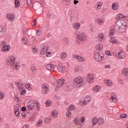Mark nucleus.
I'll return each mask as SVG.
<instances>
[{"label":"nucleus","instance_id":"nucleus-25","mask_svg":"<svg viewBox=\"0 0 128 128\" xmlns=\"http://www.w3.org/2000/svg\"><path fill=\"white\" fill-rule=\"evenodd\" d=\"M112 8L114 10H118V4L114 3L112 4Z\"/></svg>","mask_w":128,"mask_h":128},{"label":"nucleus","instance_id":"nucleus-6","mask_svg":"<svg viewBox=\"0 0 128 128\" xmlns=\"http://www.w3.org/2000/svg\"><path fill=\"white\" fill-rule=\"evenodd\" d=\"M27 108L30 110H34L36 108L34 106V101L32 100H30L27 104Z\"/></svg>","mask_w":128,"mask_h":128},{"label":"nucleus","instance_id":"nucleus-50","mask_svg":"<svg viewBox=\"0 0 128 128\" xmlns=\"http://www.w3.org/2000/svg\"><path fill=\"white\" fill-rule=\"evenodd\" d=\"M84 120H86V118H84V116H82L80 118V122L82 124H84Z\"/></svg>","mask_w":128,"mask_h":128},{"label":"nucleus","instance_id":"nucleus-45","mask_svg":"<svg viewBox=\"0 0 128 128\" xmlns=\"http://www.w3.org/2000/svg\"><path fill=\"white\" fill-rule=\"evenodd\" d=\"M64 2L66 6H70V0H64Z\"/></svg>","mask_w":128,"mask_h":128},{"label":"nucleus","instance_id":"nucleus-59","mask_svg":"<svg viewBox=\"0 0 128 128\" xmlns=\"http://www.w3.org/2000/svg\"><path fill=\"white\" fill-rule=\"evenodd\" d=\"M6 42L2 41V42H1V46H6Z\"/></svg>","mask_w":128,"mask_h":128},{"label":"nucleus","instance_id":"nucleus-33","mask_svg":"<svg viewBox=\"0 0 128 128\" xmlns=\"http://www.w3.org/2000/svg\"><path fill=\"white\" fill-rule=\"evenodd\" d=\"M92 124L93 126H96L98 124V118L96 117H94L92 120Z\"/></svg>","mask_w":128,"mask_h":128},{"label":"nucleus","instance_id":"nucleus-5","mask_svg":"<svg viewBox=\"0 0 128 128\" xmlns=\"http://www.w3.org/2000/svg\"><path fill=\"white\" fill-rule=\"evenodd\" d=\"M128 24L124 22V21H118L115 22L116 30L120 28H126Z\"/></svg>","mask_w":128,"mask_h":128},{"label":"nucleus","instance_id":"nucleus-61","mask_svg":"<svg viewBox=\"0 0 128 128\" xmlns=\"http://www.w3.org/2000/svg\"><path fill=\"white\" fill-rule=\"evenodd\" d=\"M22 128H30V126L28 124H25L23 126Z\"/></svg>","mask_w":128,"mask_h":128},{"label":"nucleus","instance_id":"nucleus-4","mask_svg":"<svg viewBox=\"0 0 128 128\" xmlns=\"http://www.w3.org/2000/svg\"><path fill=\"white\" fill-rule=\"evenodd\" d=\"M73 84L76 88H80L84 84V80L80 76L76 77L73 79Z\"/></svg>","mask_w":128,"mask_h":128},{"label":"nucleus","instance_id":"nucleus-51","mask_svg":"<svg viewBox=\"0 0 128 128\" xmlns=\"http://www.w3.org/2000/svg\"><path fill=\"white\" fill-rule=\"evenodd\" d=\"M14 98L15 99L16 102H19L20 101V98H18V95H14Z\"/></svg>","mask_w":128,"mask_h":128},{"label":"nucleus","instance_id":"nucleus-46","mask_svg":"<svg viewBox=\"0 0 128 128\" xmlns=\"http://www.w3.org/2000/svg\"><path fill=\"white\" fill-rule=\"evenodd\" d=\"M94 92H98L100 90V87L98 86H96L93 88Z\"/></svg>","mask_w":128,"mask_h":128},{"label":"nucleus","instance_id":"nucleus-53","mask_svg":"<svg viewBox=\"0 0 128 128\" xmlns=\"http://www.w3.org/2000/svg\"><path fill=\"white\" fill-rule=\"evenodd\" d=\"M16 84L19 88H20L22 86V84H20L18 82H16Z\"/></svg>","mask_w":128,"mask_h":128},{"label":"nucleus","instance_id":"nucleus-48","mask_svg":"<svg viewBox=\"0 0 128 128\" xmlns=\"http://www.w3.org/2000/svg\"><path fill=\"white\" fill-rule=\"evenodd\" d=\"M26 2L28 6H31L32 4V0H26Z\"/></svg>","mask_w":128,"mask_h":128},{"label":"nucleus","instance_id":"nucleus-24","mask_svg":"<svg viewBox=\"0 0 128 128\" xmlns=\"http://www.w3.org/2000/svg\"><path fill=\"white\" fill-rule=\"evenodd\" d=\"M65 70H66V67L62 66H58V70L59 72H64Z\"/></svg>","mask_w":128,"mask_h":128},{"label":"nucleus","instance_id":"nucleus-21","mask_svg":"<svg viewBox=\"0 0 128 128\" xmlns=\"http://www.w3.org/2000/svg\"><path fill=\"white\" fill-rule=\"evenodd\" d=\"M104 122V120L102 118H100L98 119L97 124L98 126H100L101 124H103Z\"/></svg>","mask_w":128,"mask_h":128},{"label":"nucleus","instance_id":"nucleus-1","mask_svg":"<svg viewBox=\"0 0 128 128\" xmlns=\"http://www.w3.org/2000/svg\"><path fill=\"white\" fill-rule=\"evenodd\" d=\"M6 64L10 68H14L16 70H18L20 68V62H16V58L14 56H12L8 58Z\"/></svg>","mask_w":128,"mask_h":128},{"label":"nucleus","instance_id":"nucleus-32","mask_svg":"<svg viewBox=\"0 0 128 128\" xmlns=\"http://www.w3.org/2000/svg\"><path fill=\"white\" fill-rule=\"evenodd\" d=\"M42 7V5L40 3H38L37 4H34V8L35 10H36Z\"/></svg>","mask_w":128,"mask_h":128},{"label":"nucleus","instance_id":"nucleus-41","mask_svg":"<svg viewBox=\"0 0 128 128\" xmlns=\"http://www.w3.org/2000/svg\"><path fill=\"white\" fill-rule=\"evenodd\" d=\"M104 20L100 19L98 20V24L100 26H102L104 24Z\"/></svg>","mask_w":128,"mask_h":128},{"label":"nucleus","instance_id":"nucleus-12","mask_svg":"<svg viewBox=\"0 0 128 128\" xmlns=\"http://www.w3.org/2000/svg\"><path fill=\"white\" fill-rule=\"evenodd\" d=\"M15 16H14V15L12 14H8L6 15V18L8 20H9L10 22H14V18H15Z\"/></svg>","mask_w":128,"mask_h":128},{"label":"nucleus","instance_id":"nucleus-3","mask_svg":"<svg viewBox=\"0 0 128 128\" xmlns=\"http://www.w3.org/2000/svg\"><path fill=\"white\" fill-rule=\"evenodd\" d=\"M75 34L76 35V42L77 44H80V42H84V40H86V36L83 32H78V30H76Z\"/></svg>","mask_w":128,"mask_h":128},{"label":"nucleus","instance_id":"nucleus-34","mask_svg":"<svg viewBox=\"0 0 128 128\" xmlns=\"http://www.w3.org/2000/svg\"><path fill=\"white\" fill-rule=\"evenodd\" d=\"M117 17V18L118 20H120L122 18H124L125 16H124V14H118L116 18Z\"/></svg>","mask_w":128,"mask_h":128},{"label":"nucleus","instance_id":"nucleus-40","mask_svg":"<svg viewBox=\"0 0 128 128\" xmlns=\"http://www.w3.org/2000/svg\"><path fill=\"white\" fill-rule=\"evenodd\" d=\"M114 32H116L114 29H111L109 32V36H114Z\"/></svg>","mask_w":128,"mask_h":128},{"label":"nucleus","instance_id":"nucleus-16","mask_svg":"<svg viewBox=\"0 0 128 128\" xmlns=\"http://www.w3.org/2000/svg\"><path fill=\"white\" fill-rule=\"evenodd\" d=\"M58 115V112L56 110H54L51 112V116H52L54 118H56Z\"/></svg>","mask_w":128,"mask_h":128},{"label":"nucleus","instance_id":"nucleus-30","mask_svg":"<svg viewBox=\"0 0 128 128\" xmlns=\"http://www.w3.org/2000/svg\"><path fill=\"white\" fill-rule=\"evenodd\" d=\"M104 34L102 33L99 34L98 36V40H100V42H102V38H104Z\"/></svg>","mask_w":128,"mask_h":128},{"label":"nucleus","instance_id":"nucleus-18","mask_svg":"<svg viewBox=\"0 0 128 128\" xmlns=\"http://www.w3.org/2000/svg\"><path fill=\"white\" fill-rule=\"evenodd\" d=\"M90 102V96L85 98L83 102L82 106H86V104H88Z\"/></svg>","mask_w":128,"mask_h":128},{"label":"nucleus","instance_id":"nucleus-17","mask_svg":"<svg viewBox=\"0 0 128 128\" xmlns=\"http://www.w3.org/2000/svg\"><path fill=\"white\" fill-rule=\"evenodd\" d=\"M46 68V69L50 72H52L54 70V66L51 64H47Z\"/></svg>","mask_w":128,"mask_h":128},{"label":"nucleus","instance_id":"nucleus-60","mask_svg":"<svg viewBox=\"0 0 128 128\" xmlns=\"http://www.w3.org/2000/svg\"><path fill=\"white\" fill-rule=\"evenodd\" d=\"M22 112H26V108L24 106L22 107Z\"/></svg>","mask_w":128,"mask_h":128},{"label":"nucleus","instance_id":"nucleus-42","mask_svg":"<svg viewBox=\"0 0 128 128\" xmlns=\"http://www.w3.org/2000/svg\"><path fill=\"white\" fill-rule=\"evenodd\" d=\"M4 98V92L2 91L0 92V100H2Z\"/></svg>","mask_w":128,"mask_h":128},{"label":"nucleus","instance_id":"nucleus-23","mask_svg":"<svg viewBox=\"0 0 128 128\" xmlns=\"http://www.w3.org/2000/svg\"><path fill=\"white\" fill-rule=\"evenodd\" d=\"M122 74L123 76H128V68H124L122 70Z\"/></svg>","mask_w":128,"mask_h":128},{"label":"nucleus","instance_id":"nucleus-9","mask_svg":"<svg viewBox=\"0 0 128 128\" xmlns=\"http://www.w3.org/2000/svg\"><path fill=\"white\" fill-rule=\"evenodd\" d=\"M42 92L44 94H48V92H49L48 88L46 85L42 84Z\"/></svg>","mask_w":128,"mask_h":128},{"label":"nucleus","instance_id":"nucleus-19","mask_svg":"<svg viewBox=\"0 0 128 128\" xmlns=\"http://www.w3.org/2000/svg\"><path fill=\"white\" fill-rule=\"evenodd\" d=\"M102 2H98L95 6V8L97 10H100L102 8Z\"/></svg>","mask_w":128,"mask_h":128},{"label":"nucleus","instance_id":"nucleus-22","mask_svg":"<svg viewBox=\"0 0 128 128\" xmlns=\"http://www.w3.org/2000/svg\"><path fill=\"white\" fill-rule=\"evenodd\" d=\"M6 34V31L4 30V27L0 26V37L4 36Z\"/></svg>","mask_w":128,"mask_h":128},{"label":"nucleus","instance_id":"nucleus-8","mask_svg":"<svg viewBox=\"0 0 128 128\" xmlns=\"http://www.w3.org/2000/svg\"><path fill=\"white\" fill-rule=\"evenodd\" d=\"M73 58H76V60H77L78 62H84V60H86V59H84V57L80 56H78L77 54H74L73 55Z\"/></svg>","mask_w":128,"mask_h":128},{"label":"nucleus","instance_id":"nucleus-35","mask_svg":"<svg viewBox=\"0 0 128 128\" xmlns=\"http://www.w3.org/2000/svg\"><path fill=\"white\" fill-rule=\"evenodd\" d=\"M105 82L108 86H112V82L109 80H106Z\"/></svg>","mask_w":128,"mask_h":128},{"label":"nucleus","instance_id":"nucleus-63","mask_svg":"<svg viewBox=\"0 0 128 128\" xmlns=\"http://www.w3.org/2000/svg\"><path fill=\"white\" fill-rule=\"evenodd\" d=\"M105 68H110V65H106L104 66Z\"/></svg>","mask_w":128,"mask_h":128},{"label":"nucleus","instance_id":"nucleus-31","mask_svg":"<svg viewBox=\"0 0 128 128\" xmlns=\"http://www.w3.org/2000/svg\"><path fill=\"white\" fill-rule=\"evenodd\" d=\"M110 42H111V44H118V41L114 37L111 38L110 40Z\"/></svg>","mask_w":128,"mask_h":128},{"label":"nucleus","instance_id":"nucleus-44","mask_svg":"<svg viewBox=\"0 0 128 128\" xmlns=\"http://www.w3.org/2000/svg\"><path fill=\"white\" fill-rule=\"evenodd\" d=\"M46 106H52V101H50V100H46L45 102Z\"/></svg>","mask_w":128,"mask_h":128},{"label":"nucleus","instance_id":"nucleus-20","mask_svg":"<svg viewBox=\"0 0 128 128\" xmlns=\"http://www.w3.org/2000/svg\"><path fill=\"white\" fill-rule=\"evenodd\" d=\"M126 27H121L120 28H118L116 30L117 32L120 33L124 32L126 30Z\"/></svg>","mask_w":128,"mask_h":128},{"label":"nucleus","instance_id":"nucleus-37","mask_svg":"<svg viewBox=\"0 0 128 128\" xmlns=\"http://www.w3.org/2000/svg\"><path fill=\"white\" fill-rule=\"evenodd\" d=\"M42 126V120H38V122L36 124V126Z\"/></svg>","mask_w":128,"mask_h":128},{"label":"nucleus","instance_id":"nucleus-52","mask_svg":"<svg viewBox=\"0 0 128 128\" xmlns=\"http://www.w3.org/2000/svg\"><path fill=\"white\" fill-rule=\"evenodd\" d=\"M74 105H70L69 106V110H74Z\"/></svg>","mask_w":128,"mask_h":128},{"label":"nucleus","instance_id":"nucleus-54","mask_svg":"<svg viewBox=\"0 0 128 128\" xmlns=\"http://www.w3.org/2000/svg\"><path fill=\"white\" fill-rule=\"evenodd\" d=\"M46 54V56H48V57H50V56H52V52H48L46 53H45Z\"/></svg>","mask_w":128,"mask_h":128},{"label":"nucleus","instance_id":"nucleus-43","mask_svg":"<svg viewBox=\"0 0 128 128\" xmlns=\"http://www.w3.org/2000/svg\"><path fill=\"white\" fill-rule=\"evenodd\" d=\"M96 48L97 50H102V45L98 44L96 46Z\"/></svg>","mask_w":128,"mask_h":128},{"label":"nucleus","instance_id":"nucleus-55","mask_svg":"<svg viewBox=\"0 0 128 128\" xmlns=\"http://www.w3.org/2000/svg\"><path fill=\"white\" fill-rule=\"evenodd\" d=\"M70 16L72 18H74L76 16V14L74 13L71 12L70 14Z\"/></svg>","mask_w":128,"mask_h":128},{"label":"nucleus","instance_id":"nucleus-13","mask_svg":"<svg viewBox=\"0 0 128 128\" xmlns=\"http://www.w3.org/2000/svg\"><path fill=\"white\" fill-rule=\"evenodd\" d=\"M10 50V45H5L3 46L1 49V52H8Z\"/></svg>","mask_w":128,"mask_h":128},{"label":"nucleus","instance_id":"nucleus-29","mask_svg":"<svg viewBox=\"0 0 128 128\" xmlns=\"http://www.w3.org/2000/svg\"><path fill=\"white\" fill-rule=\"evenodd\" d=\"M22 42L24 44H28V38L26 36L23 37L21 40Z\"/></svg>","mask_w":128,"mask_h":128},{"label":"nucleus","instance_id":"nucleus-56","mask_svg":"<svg viewBox=\"0 0 128 128\" xmlns=\"http://www.w3.org/2000/svg\"><path fill=\"white\" fill-rule=\"evenodd\" d=\"M50 118H45L44 122H46V123L50 122Z\"/></svg>","mask_w":128,"mask_h":128},{"label":"nucleus","instance_id":"nucleus-57","mask_svg":"<svg viewBox=\"0 0 128 128\" xmlns=\"http://www.w3.org/2000/svg\"><path fill=\"white\" fill-rule=\"evenodd\" d=\"M36 34L38 36H40V34H42V32L40 31V30H36Z\"/></svg>","mask_w":128,"mask_h":128},{"label":"nucleus","instance_id":"nucleus-15","mask_svg":"<svg viewBox=\"0 0 128 128\" xmlns=\"http://www.w3.org/2000/svg\"><path fill=\"white\" fill-rule=\"evenodd\" d=\"M110 102H114L116 104L118 100H116V97L115 94L112 95L111 98H110Z\"/></svg>","mask_w":128,"mask_h":128},{"label":"nucleus","instance_id":"nucleus-39","mask_svg":"<svg viewBox=\"0 0 128 128\" xmlns=\"http://www.w3.org/2000/svg\"><path fill=\"white\" fill-rule=\"evenodd\" d=\"M48 16L50 18H54V14L53 12H48Z\"/></svg>","mask_w":128,"mask_h":128},{"label":"nucleus","instance_id":"nucleus-2","mask_svg":"<svg viewBox=\"0 0 128 128\" xmlns=\"http://www.w3.org/2000/svg\"><path fill=\"white\" fill-rule=\"evenodd\" d=\"M94 58L96 62H102L104 58V53L101 50H97L94 52Z\"/></svg>","mask_w":128,"mask_h":128},{"label":"nucleus","instance_id":"nucleus-58","mask_svg":"<svg viewBox=\"0 0 128 128\" xmlns=\"http://www.w3.org/2000/svg\"><path fill=\"white\" fill-rule=\"evenodd\" d=\"M105 54L107 56H110V51L108 50H107L106 51Z\"/></svg>","mask_w":128,"mask_h":128},{"label":"nucleus","instance_id":"nucleus-26","mask_svg":"<svg viewBox=\"0 0 128 128\" xmlns=\"http://www.w3.org/2000/svg\"><path fill=\"white\" fill-rule=\"evenodd\" d=\"M118 57L119 58H126V55L124 54V52H122V51L120 52L118 54Z\"/></svg>","mask_w":128,"mask_h":128},{"label":"nucleus","instance_id":"nucleus-64","mask_svg":"<svg viewBox=\"0 0 128 128\" xmlns=\"http://www.w3.org/2000/svg\"><path fill=\"white\" fill-rule=\"evenodd\" d=\"M30 86V84L28 83L26 84V88H29Z\"/></svg>","mask_w":128,"mask_h":128},{"label":"nucleus","instance_id":"nucleus-10","mask_svg":"<svg viewBox=\"0 0 128 128\" xmlns=\"http://www.w3.org/2000/svg\"><path fill=\"white\" fill-rule=\"evenodd\" d=\"M86 80L89 82V84H92V82H94V74H88L86 78Z\"/></svg>","mask_w":128,"mask_h":128},{"label":"nucleus","instance_id":"nucleus-62","mask_svg":"<svg viewBox=\"0 0 128 128\" xmlns=\"http://www.w3.org/2000/svg\"><path fill=\"white\" fill-rule=\"evenodd\" d=\"M34 54H36V48H32Z\"/></svg>","mask_w":128,"mask_h":128},{"label":"nucleus","instance_id":"nucleus-7","mask_svg":"<svg viewBox=\"0 0 128 128\" xmlns=\"http://www.w3.org/2000/svg\"><path fill=\"white\" fill-rule=\"evenodd\" d=\"M20 106L16 105L15 108H14V112L16 116L18 118L20 114Z\"/></svg>","mask_w":128,"mask_h":128},{"label":"nucleus","instance_id":"nucleus-27","mask_svg":"<svg viewBox=\"0 0 128 128\" xmlns=\"http://www.w3.org/2000/svg\"><path fill=\"white\" fill-rule=\"evenodd\" d=\"M67 54L66 52L61 53L60 55V60H64L66 58Z\"/></svg>","mask_w":128,"mask_h":128},{"label":"nucleus","instance_id":"nucleus-38","mask_svg":"<svg viewBox=\"0 0 128 128\" xmlns=\"http://www.w3.org/2000/svg\"><path fill=\"white\" fill-rule=\"evenodd\" d=\"M128 116L126 114H121L120 118H128Z\"/></svg>","mask_w":128,"mask_h":128},{"label":"nucleus","instance_id":"nucleus-11","mask_svg":"<svg viewBox=\"0 0 128 128\" xmlns=\"http://www.w3.org/2000/svg\"><path fill=\"white\" fill-rule=\"evenodd\" d=\"M48 50V45H44L43 48H42V50H41L40 52V54L42 56H44V52H46V51Z\"/></svg>","mask_w":128,"mask_h":128},{"label":"nucleus","instance_id":"nucleus-47","mask_svg":"<svg viewBox=\"0 0 128 128\" xmlns=\"http://www.w3.org/2000/svg\"><path fill=\"white\" fill-rule=\"evenodd\" d=\"M66 116L67 118H70V116H72V112L68 110V112H66Z\"/></svg>","mask_w":128,"mask_h":128},{"label":"nucleus","instance_id":"nucleus-36","mask_svg":"<svg viewBox=\"0 0 128 128\" xmlns=\"http://www.w3.org/2000/svg\"><path fill=\"white\" fill-rule=\"evenodd\" d=\"M20 0H15L14 4L15 8H20Z\"/></svg>","mask_w":128,"mask_h":128},{"label":"nucleus","instance_id":"nucleus-49","mask_svg":"<svg viewBox=\"0 0 128 128\" xmlns=\"http://www.w3.org/2000/svg\"><path fill=\"white\" fill-rule=\"evenodd\" d=\"M74 122L75 124H80V120H78V118L76 117L74 119Z\"/></svg>","mask_w":128,"mask_h":128},{"label":"nucleus","instance_id":"nucleus-28","mask_svg":"<svg viewBox=\"0 0 128 128\" xmlns=\"http://www.w3.org/2000/svg\"><path fill=\"white\" fill-rule=\"evenodd\" d=\"M73 28L75 30H78L80 28V23H75L73 24Z\"/></svg>","mask_w":128,"mask_h":128},{"label":"nucleus","instance_id":"nucleus-14","mask_svg":"<svg viewBox=\"0 0 128 128\" xmlns=\"http://www.w3.org/2000/svg\"><path fill=\"white\" fill-rule=\"evenodd\" d=\"M64 84V80L62 79L58 80L57 81V88H62Z\"/></svg>","mask_w":128,"mask_h":128}]
</instances>
